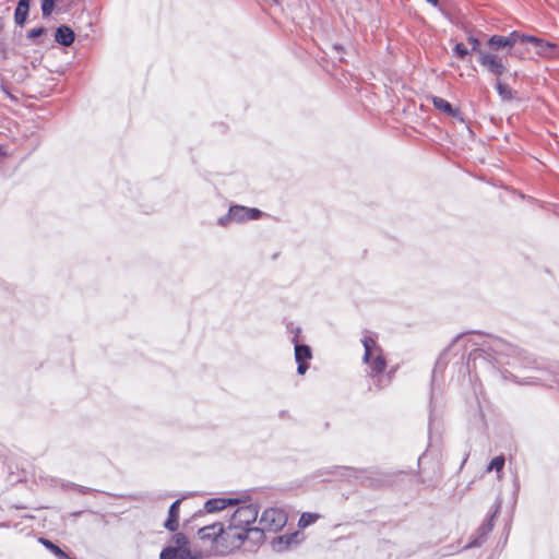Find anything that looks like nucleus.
<instances>
[{"label":"nucleus","instance_id":"f257e3e1","mask_svg":"<svg viewBox=\"0 0 559 559\" xmlns=\"http://www.w3.org/2000/svg\"><path fill=\"white\" fill-rule=\"evenodd\" d=\"M465 355L464 335H459L437 359L433 376L441 372L451 359H455L454 365L459 366L457 371L460 373H468L469 376L472 373L477 376L478 370H498L507 379L508 370H502L504 365L512 368H538L537 359L531 354L496 336L488 337L479 347L469 352L466 362H464Z\"/></svg>","mask_w":559,"mask_h":559},{"label":"nucleus","instance_id":"f03ea898","mask_svg":"<svg viewBox=\"0 0 559 559\" xmlns=\"http://www.w3.org/2000/svg\"><path fill=\"white\" fill-rule=\"evenodd\" d=\"M219 544L225 548L222 554H228L247 545L248 550H255L263 544V536L258 528H241L228 522L227 526L222 523Z\"/></svg>","mask_w":559,"mask_h":559},{"label":"nucleus","instance_id":"7ed1b4c3","mask_svg":"<svg viewBox=\"0 0 559 559\" xmlns=\"http://www.w3.org/2000/svg\"><path fill=\"white\" fill-rule=\"evenodd\" d=\"M287 523L286 513L277 508H269L264 510L259 519V525L255 527L261 531L263 540L265 539V532H278Z\"/></svg>","mask_w":559,"mask_h":559},{"label":"nucleus","instance_id":"20e7f679","mask_svg":"<svg viewBox=\"0 0 559 559\" xmlns=\"http://www.w3.org/2000/svg\"><path fill=\"white\" fill-rule=\"evenodd\" d=\"M501 509V500L497 499L495 509L491 514L480 524L475 534L471 536L469 542L462 548L463 550L480 547L488 538L493 528V520Z\"/></svg>","mask_w":559,"mask_h":559},{"label":"nucleus","instance_id":"39448f33","mask_svg":"<svg viewBox=\"0 0 559 559\" xmlns=\"http://www.w3.org/2000/svg\"><path fill=\"white\" fill-rule=\"evenodd\" d=\"M365 364L368 366V376L373 379V383L378 389H383L390 383L392 371L386 377L383 374L386 368V359L382 352L373 355L370 362Z\"/></svg>","mask_w":559,"mask_h":559},{"label":"nucleus","instance_id":"423d86ee","mask_svg":"<svg viewBox=\"0 0 559 559\" xmlns=\"http://www.w3.org/2000/svg\"><path fill=\"white\" fill-rule=\"evenodd\" d=\"M258 515L257 503L241 504L234 511L228 522L241 528H253L252 524L255 523Z\"/></svg>","mask_w":559,"mask_h":559},{"label":"nucleus","instance_id":"0eeeda50","mask_svg":"<svg viewBox=\"0 0 559 559\" xmlns=\"http://www.w3.org/2000/svg\"><path fill=\"white\" fill-rule=\"evenodd\" d=\"M338 476L344 477L348 480H354L355 483H359L362 485H371L372 484V474L373 471L371 468H356L350 466H337L336 472Z\"/></svg>","mask_w":559,"mask_h":559},{"label":"nucleus","instance_id":"6e6552de","mask_svg":"<svg viewBox=\"0 0 559 559\" xmlns=\"http://www.w3.org/2000/svg\"><path fill=\"white\" fill-rule=\"evenodd\" d=\"M292 343L294 344L297 373L304 376L309 369L308 361L312 359V349L309 345L299 343L296 337H292Z\"/></svg>","mask_w":559,"mask_h":559},{"label":"nucleus","instance_id":"1a4fd4ad","mask_svg":"<svg viewBox=\"0 0 559 559\" xmlns=\"http://www.w3.org/2000/svg\"><path fill=\"white\" fill-rule=\"evenodd\" d=\"M479 63L492 75L499 78L507 72L501 57L495 53L479 51Z\"/></svg>","mask_w":559,"mask_h":559},{"label":"nucleus","instance_id":"9d476101","mask_svg":"<svg viewBox=\"0 0 559 559\" xmlns=\"http://www.w3.org/2000/svg\"><path fill=\"white\" fill-rule=\"evenodd\" d=\"M247 215V206L235 204L229 206L228 212L225 215L218 217L217 225L226 227L234 222L245 223L248 222Z\"/></svg>","mask_w":559,"mask_h":559},{"label":"nucleus","instance_id":"9b49d317","mask_svg":"<svg viewBox=\"0 0 559 559\" xmlns=\"http://www.w3.org/2000/svg\"><path fill=\"white\" fill-rule=\"evenodd\" d=\"M527 43L532 44L536 50V53L542 57L551 58L555 57L559 51L558 45L556 43L545 40L533 35H530Z\"/></svg>","mask_w":559,"mask_h":559},{"label":"nucleus","instance_id":"f8f14e48","mask_svg":"<svg viewBox=\"0 0 559 559\" xmlns=\"http://www.w3.org/2000/svg\"><path fill=\"white\" fill-rule=\"evenodd\" d=\"M240 502L241 500L237 498H211L205 501L204 511L206 513L223 511L227 507L236 506Z\"/></svg>","mask_w":559,"mask_h":559},{"label":"nucleus","instance_id":"ddd939ff","mask_svg":"<svg viewBox=\"0 0 559 559\" xmlns=\"http://www.w3.org/2000/svg\"><path fill=\"white\" fill-rule=\"evenodd\" d=\"M431 102L436 109L447 114L448 116L455 118L461 122H465V119L459 108H454L448 100L439 96H431Z\"/></svg>","mask_w":559,"mask_h":559},{"label":"nucleus","instance_id":"4468645a","mask_svg":"<svg viewBox=\"0 0 559 559\" xmlns=\"http://www.w3.org/2000/svg\"><path fill=\"white\" fill-rule=\"evenodd\" d=\"M298 532H294L290 534H284L281 536H276L271 542L272 549L276 552H283L287 549H289L293 545L298 544Z\"/></svg>","mask_w":559,"mask_h":559},{"label":"nucleus","instance_id":"2eb2a0df","mask_svg":"<svg viewBox=\"0 0 559 559\" xmlns=\"http://www.w3.org/2000/svg\"><path fill=\"white\" fill-rule=\"evenodd\" d=\"M180 504L181 499H177L170 504L168 509V516L164 522V527L169 532L175 533L179 528Z\"/></svg>","mask_w":559,"mask_h":559},{"label":"nucleus","instance_id":"dca6fc26","mask_svg":"<svg viewBox=\"0 0 559 559\" xmlns=\"http://www.w3.org/2000/svg\"><path fill=\"white\" fill-rule=\"evenodd\" d=\"M219 533H222V522H215L199 528L198 536L201 540L216 542L219 544Z\"/></svg>","mask_w":559,"mask_h":559},{"label":"nucleus","instance_id":"f3484780","mask_svg":"<svg viewBox=\"0 0 559 559\" xmlns=\"http://www.w3.org/2000/svg\"><path fill=\"white\" fill-rule=\"evenodd\" d=\"M75 34L73 29L68 25H60L55 31V40L64 47H69L73 44Z\"/></svg>","mask_w":559,"mask_h":559},{"label":"nucleus","instance_id":"a211bd4d","mask_svg":"<svg viewBox=\"0 0 559 559\" xmlns=\"http://www.w3.org/2000/svg\"><path fill=\"white\" fill-rule=\"evenodd\" d=\"M31 0H19L14 11V22L17 26H24L28 12H29Z\"/></svg>","mask_w":559,"mask_h":559},{"label":"nucleus","instance_id":"6ab92c4d","mask_svg":"<svg viewBox=\"0 0 559 559\" xmlns=\"http://www.w3.org/2000/svg\"><path fill=\"white\" fill-rule=\"evenodd\" d=\"M361 343L364 345V362H370V359H372L373 355L381 353V347L377 344V342L371 336H365L361 340Z\"/></svg>","mask_w":559,"mask_h":559},{"label":"nucleus","instance_id":"aec40b11","mask_svg":"<svg viewBox=\"0 0 559 559\" xmlns=\"http://www.w3.org/2000/svg\"><path fill=\"white\" fill-rule=\"evenodd\" d=\"M506 37H507V40H509V43H508L509 49L512 50L510 52V56L520 57L521 53H518V50L514 49V46L519 43L526 44L528 41L530 35L520 33L518 31H513V32L509 33Z\"/></svg>","mask_w":559,"mask_h":559},{"label":"nucleus","instance_id":"412c9836","mask_svg":"<svg viewBox=\"0 0 559 559\" xmlns=\"http://www.w3.org/2000/svg\"><path fill=\"white\" fill-rule=\"evenodd\" d=\"M38 542L47 548L49 551H51L58 559H74L68 556V554L62 550L58 545H56L50 539H47L45 537H40Z\"/></svg>","mask_w":559,"mask_h":559},{"label":"nucleus","instance_id":"4be33fe9","mask_svg":"<svg viewBox=\"0 0 559 559\" xmlns=\"http://www.w3.org/2000/svg\"><path fill=\"white\" fill-rule=\"evenodd\" d=\"M509 40H507V37L506 36H502V35H492L488 38L487 40V46L489 49L493 50V51H498L502 48H508L509 49V45H508Z\"/></svg>","mask_w":559,"mask_h":559},{"label":"nucleus","instance_id":"5701e85b","mask_svg":"<svg viewBox=\"0 0 559 559\" xmlns=\"http://www.w3.org/2000/svg\"><path fill=\"white\" fill-rule=\"evenodd\" d=\"M60 0H41L40 9L43 17H49L52 12L56 10L57 3Z\"/></svg>","mask_w":559,"mask_h":559},{"label":"nucleus","instance_id":"b1692460","mask_svg":"<svg viewBox=\"0 0 559 559\" xmlns=\"http://www.w3.org/2000/svg\"><path fill=\"white\" fill-rule=\"evenodd\" d=\"M495 87L502 99H512V90L507 84H503L499 79L497 80Z\"/></svg>","mask_w":559,"mask_h":559},{"label":"nucleus","instance_id":"393cba45","mask_svg":"<svg viewBox=\"0 0 559 559\" xmlns=\"http://www.w3.org/2000/svg\"><path fill=\"white\" fill-rule=\"evenodd\" d=\"M318 519H319V514L311 513V512H305L301 514V516L298 521V525L304 528V527H307V526L313 524Z\"/></svg>","mask_w":559,"mask_h":559},{"label":"nucleus","instance_id":"a878e982","mask_svg":"<svg viewBox=\"0 0 559 559\" xmlns=\"http://www.w3.org/2000/svg\"><path fill=\"white\" fill-rule=\"evenodd\" d=\"M504 464H506V459L503 455L495 456L488 464L487 471L488 472H491V471L501 472L502 468L504 467Z\"/></svg>","mask_w":559,"mask_h":559},{"label":"nucleus","instance_id":"bb28decb","mask_svg":"<svg viewBox=\"0 0 559 559\" xmlns=\"http://www.w3.org/2000/svg\"><path fill=\"white\" fill-rule=\"evenodd\" d=\"M176 559H200L201 555L191 552L189 548H176Z\"/></svg>","mask_w":559,"mask_h":559},{"label":"nucleus","instance_id":"cd10ccee","mask_svg":"<svg viewBox=\"0 0 559 559\" xmlns=\"http://www.w3.org/2000/svg\"><path fill=\"white\" fill-rule=\"evenodd\" d=\"M175 548H189V538L183 533H176L173 536Z\"/></svg>","mask_w":559,"mask_h":559},{"label":"nucleus","instance_id":"c85d7f7f","mask_svg":"<svg viewBox=\"0 0 559 559\" xmlns=\"http://www.w3.org/2000/svg\"><path fill=\"white\" fill-rule=\"evenodd\" d=\"M453 51L460 59H465L469 55V50L462 43L455 44Z\"/></svg>","mask_w":559,"mask_h":559},{"label":"nucleus","instance_id":"c756f323","mask_svg":"<svg viewBox=\"0 0 559 559\" xmlns=\"http://www.w3.org/2000/svg\"><path fill=\"white\" fill-rule=\"evenodd\" d=\"M176 548L174 546H167L162 549L159 559H176Z\"/></svg>","mask_w":559,"mask_h":559},{"label":"nucleus","instance_id":"7c9ffc66","mask_svg":"<svg viewBox=\"0 0 559 559\" xmlns=\"http://www.w3.org/2000/svg\"><path fill=\"white\" fill-rule=\"evenodd\" d=\"M46 32H47L46 27H44V26H38V27H35V28H33V29L28 31V33H27V35H26V37H27L28 39L34 40V39H36V38L40 37L41 35L46 34Z\"/></svg>","mask_w":559,"mask_h":559},{"label":"nucleus","instance_id":"2f4dec72","mask_svg":"<svg viewBox=\"0 0 559 559\" xmlns=\"http://www.w3.org/2000/svg\"><path fill=\"white\" fill-rule=\"evenodd\" d=\"M247 214L248 221H255L263 215V212L257 207H247Z\"/></svg>","mask_w":559,"mask_h":559},{"label":"nucleus","instance_id":"473e14b6","mask_svg":"<svg viewBox=\"0 0 559 559\" xmlns=\"http://www.w3.org/2000/svg\"><path fill=\"white\" fill-rule=\"evenodd\" d=\"M467 41L471 44V51L476 52L479 56L480 49V40L474 36H469Z\"/></svg>","mask_w":559,"mask_h":559},{"label":"nucleus","instance_id":"72a5a7b5","mask_svg":"<svg viewBox=\"0 0 559 559\" xmlns=\"http://www.w3.org/2000/svg\"><path fill=\"white\" fill-rule=\"evenodd\" d=\"M286 328H287V331L293 334V337H296L297 340H299V335L301 333L300 326H297L293 322H289Z\"/></svg>","mask_w":559,"mask_h":559},{"label":"nucleus","instance_id":"f704fd0d","mask_svg":"<svg viewBox=\"0 0 559 559\" xmlns=\"http://www.w3.org/2000/svg\"><path fill=\"white\" fill-rule=\"evenodd\" d=\"M435 423V402L433 396L430 397L429 430L431 431Z\"/></svg>","mask_w":559,"mask_h":559},{"label":"nucleus","instance_id":"c9c22d12","mask_svg":"<svg viewBox=\"0 0 559 559\" xmlns=\"http://www.w3.org/2000/svg\"><path fill=\"white\" fill-rule=\"evenodd\" d=\"M75 489L80 492V493H83V495H86V493H90L93 491L92 488H88V487H84V486H81V485H75Z\"/></svg>","mask_w":559,"mask_h":559},{"label":"nucleus","instance_id":"e433bc0d","mask_svg":"<svg viewBox=\"0 0 559 559\" xmlns=\"http://www.w3.org/2000/svg\"><path fill=\"white\" fill-rule=\"evenodd\" d=\"M1 90L11 98L16 100V98L8 91L4 84H1Z\"/></svg>","mask_w":559,"mask_h":559},{"label":"nucleus","instance_id":"4c0bfd02","mask_svg":"<svg viewBox=\"0 0 559 559\" xmlns=\"http://www.w3.org/2000/svg\"><path fill=\"white\" fill-rule=\"evenodd\" d=\"M513 485H514V492L516 493L520 489V483L516 478L514 479Z\"/></svg>","mask_w":559,"mask_h":559},{"label":"nucleus","instance_id":"58836bf2","mask_svg":"<svg viewBox=\"0 0 559 559\" xmlns=\"http://www.w3.org/2000/svg\"><path fill=\"white\" fill-rule=\"evenodd\" d=\"M428 3L432 4V5H438L439 3V0H426Z\"/></svg>","mask_w":559,"mask_h":559},{"label":"nucleus","instance_id":"ea45409f","mask_svg":"<svg viewBox=\"0 0 559 559\" xmlns=\"http://www.w3.org/2000/svg\"><path fill=\"white\" fill-rule=\"evenodd\" d=\"M4 155H5V152L3 151L2 146H0V157L4 156Z\"/></svg>","mask_w":559,"mask_h":559},{"label":"nucleus","instance_id":"a19ab883","mask_svg":"<svg viewBox=\"0 0 559 559\" xmlns=\"http://www.w3.org/2000/svg\"><path fill=\"white\" fill-rule=\"evenodd\" d=\"M273 1L276 2V3L278 2V0H273Z\"/></svg>","mask_w":559,"mask_h":559}]
</instances>
